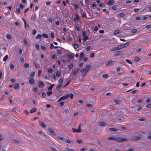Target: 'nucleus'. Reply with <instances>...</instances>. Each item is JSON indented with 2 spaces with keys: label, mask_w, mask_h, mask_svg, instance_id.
Here are the masks:
<instances>
[{
  "label": "nucleus",
  "mask_w": 151,
  "mask_h": 151,
  "mask_svg": "<svg viewBox=\"0 0 151 151\" xmlns=\"http://www.w3.org/2000/svg\"><path fill=\"white\" fill-rule=\"evenodd\" d=\"M24 65L25 68L28 67L29 66V65L28 63H24Z\"/></svg>",
  "instance_id": "nucleus-48"
},
{
  "label": "nucleus",
  "mask_w": 151,
  "mask_h": 151,
  "mask_svg": "<svg viewBox=\"0 0 151 151\" xmlns=\"http://www.w3.org/2000/svg\"><path fill=\"white\" fill-rule=\"evenodd\" d=\"M39 124L43 128L46 127V125L44 124V122L42 121H40L39 122Z\"/></svg>",
  "instance_id": "nucleus-13"
},
{
  "label": "nucleus",
  "mask_w": 151,
  "mask_h": 151,
  "mask_svg": "<svg viewBox=\"0 0 151 151\" xmlns=\"http://www.w3.org/2000/svg\"><path fill=\"white\" fill-rule=\"evenodd\" d=\"M56 52L59 54H62V52L61 50L59 49L57 50Z\"/></svg>",
  "instance_id": "nucleus-40"
},
{
  "label": "nucleus",
  "mask_w": 151,
  "mask_h": 151,
  "mask_svg": "<svg viewBox=\"0 0 151 151\" xmlns=\"http://www.w3.org/2000/svg\"><path fill=\"white\" fill-rule=\"evenodd\" d=\"M49 132L52 135H55V133L52 129L50 128H48V129Z\"/></svg>",
  "instance_id": "nucleus-6"
},
{
  "label": "nucleus",
  "mask_w": 151,
  "mask_h": 151,
  "mask_svg": "<svg viewBox=\"0 0 151 151\" xmlns=\"http://www.w3.org/2000/svg\"><path fill=\"white\" fill-rule=\"evenodd\" d=\"M34 82H35L34 80L33 79H32V78H31V79H30L29 80V83L30 84H34Z\"/></svg>",
  "instance_id": "nucleus-22"
},
{
  "label": "nucleus",
  "mask_w": 151,
  "mask_h": 151,
  "mask_svg": "<svg viewBox=\"0 0 151 151\" xmlns=\"http://www.w3.org/2000/svg\"><path fill=\"white\" fill-rule=\"evenodd\" d=\"M52 70L51 68H49L48 70V72L49 73H50L52 72Z\"/></svg>",
  "instance_id": "nucleus-56"
},
{
  "label": "nucleus",
  "mask_w": 151,
  "mask_h": 151,
  "mask_svg": "<svg viewBox=\"0 0 151 151\" xmlns=\"http://www.w3.org/2000/svg\"><path fill=\"white\" fill-rule=\"evenodd\" d=\"M114 2V0H109L108 1V4L109 6L113 5Z\"/></svg>",
  "instance_id": "nucleus-8"
},
{
  "label": "nucleus",
  "mask_w": 151,
  "mask_h": 151,
  "mask_svg": "<svg viewBox=\"0 0 151 151\" xmlns=\"http://www.w3.org/2000/svg\"><path fill=\"white\" fill-rule=\"evenodd\" d=\"M137 29H132V30H131V32L132 33L134 34L137 32Z\"/></svg>",
  "instance_id": "nucleus-30"
},
{
  "label": "nucleus",
  "mask_w": 151,
  "mask_h": 151,
  "mask_svg": "<svg viewBox=\"0 0 151 151\" xmlns=\"http://www.w3.org/2000/svg\"><path fill=\"white\" fill-rule=\"evenodd\" d=\"M102 76L104 78H107L108 77V75L107 74H105L103 75Z\"/></svg>",
  "instance_id": "nucleus-42"
},
{
  "label": "nucleus",
  "mask_w": 151,
  "mask_h": 151,
  "mask_svg": "<svg viewBox=\"0 0 151 151\" xmlns=\"http://www.w3.org/2000/svg\"><path fill=\"white\" fill-rule=\"evenodd\" d=\"M125 60L127 62L131 64H132V62L130 60L128 59H126Z\"/></svg>",
  "instance_id": "nucleus-33"
},
{
  "label": "nucleus",
  "mask_w": 151,
  "mask_h": 151,
  "mask_svg": "<svg viewBox=\"0 0 151 151\" xmlns=\"http://www.w3.org/2000/svg\"><path fill=\"white\" fill-rule=\"evenodd\" d=\"M6 38L7 39H10L11 38V35H10L9 34H7L6 35Z\"/></svg>",
  "instance_id": "nucleus-27"
},
{
  "label": "nucleus",
  "mask_w": 151,
  "mask_h": 151,
  "mask_svg": "<svg viewBox=\"0 0 151 151\" xmlns=\"http://www.w3.org/2000/svg\"><path fill=\"white\" fill-rule=\"evenodd\" d=\"M108 129L113 132L117 131L118 130L117 129L113 128H109Z\"/></svg>",
  "instance_id": "nucleus-19"
},
{
  "label": "nucleus",
  "mask_w": 151,
  "mask_h": 151,
  "mask_svg": "<svg viewBox=\"0 0 151 151\" xmlns=\"http://www.w3.org/2000/svg\"><path fill=\"white\" fill-rule=\"evenodd\" d=\"M31 19L33 20H34L36 19V18L35 16L34 15H32L31 17Z\"/></svg>",
  "instance_id": "nucleus-29"
},
{
  "label": "nucleus",
  "mask_w": 151,
  "mask_h": 151,
  "mask_svg": "<svg viewBox=\"0 0 151 151\" xmlns=\"http://www.w3.org/2000/svg\"><path fill=\"white\" fill-rule=\"evenodd\" d=\"M35 72H33L32 73H31L29 75V76L30 77V78H34V76L35 75Z\"/></svg>",
  "instance_id": "nucleus-18"
},
{
  "label": "nucleus",
  "mask_w": 151,
  "mask_h": 151,
  "mask_svg": "<svg viewBox=\"0 0 151 151\" xmlns=\"http://www.w3.org/2000/svg\"><path fill=\"white\" fill-rule=\"evenodd\" d=\"M114 102L117 104H119L120 103V101L118 100H116L114 101Z\"/></svg>",
  "instance_id": "nucleus-58"
},
{
  "label": "nucleus",
  "mask_w": 151,
  "mask_h": 151,
  "mask_svg": "<svg viewBox=\"0 0 151 151\" xmlns=\"http://www.w3.org/2000/svg\"><path fill=\"white\" fill-rule=\"evenodd\" d=\"M141 136H133L131 137V139L134 141H137L140 139H141Z\"/></svg>",
  "instance_id": "nucleus-5"
},
{
  "label": "nucleus",
  "mask_w": 151,
  "mask_h": 151,
  "mask_svg": "<svg viewBox=\"0 0 151 151\" xmlns=\"http://www.w3.org/2000/svg\"><path fill=\"white\" fill-rule=\"evenodd\" d=\"M138 91L137 90H134L131 91V93L132 94H134L137 92Z\"/></svg>",
  "instance_id": "nucleus-35"
},
{
  "label": "nucleus",
  "mask_w": 151,
  "mask_h": 151,
  "mask_svg": "<svg viewBox=\"0 0 151 151\" xmlns=\"http://www.w3.org/2000/svg\"><path fill=\"white\" fill-rule=\"evenodd\" d=\"M8 55H6L4 57V58H3V60L4 61H6L8 59Z\"/></svg>",
  "instance_id": "nucleus-37"
},
{
  "label": "nucleus",
  "mask_w": 151,
  "mask_h": 151,
  "mask_svg": "<svg viewBox=\"0 0 151 151\" xmlns=\"http://www.w3.org/2000/svg\"><path fill=\"white\" fill-rule=\"evenodd\" d=\"M74 7L76 9H78L79 8L78 6L76 4H74Z\"/></svg>",
  "instance_id": "nucleus-57"
},
{
  "label": "nucleus",
  "mask_w": 151,
  "mask_h": 151,
  "mask_svg": "<svg viewBox=\"0 0 151 151\" xmlns=\"http://www.w3.org/2000/svg\"><path fill=\"white\" fill-rule=\"evenodd\" d=\"M62 85H59L58 86L56 87V89L57 90H59L62 87Z\"/></svg>",
  "instance_id": "nucleus-24"
},
{
  "label": "nucleus",
  "mask_w": 151,
  "mask_h": 151,
  "mask_svg": "<svg viewBox=\"0 0 151 151\" xmlns=\"http://www.w3.org/2000/svg\"><path fill=\"white\" fill-rule=\"evenodd\" d=\"M52 91H48L47 93V94L48 96L50 95L52 93Z\"/></svg>",
  "instance_id": "nucleus-39"
},
{
  "label": "nucleus",
  "mask_w": 151,
  "mask_h": 151,
  "mask_svg": "<svg viewBox=\"0 0 151 151\" xmlns=\"http://www.w3.org/2000/svg\"><path fill=\"white\" fill-rule=\"evenodd\" d=\"M151 27L150 25H147L146 26V28L147 29H150Z\"/></svg>",
  "instance_id": "nucleus-62"
},
{
  "label": "nucleus",
  "mask_w": 151,
  "mask_h": 151,
  "mask_svg": "<svg viewBox=\"0 0 151 151\" xmlns=\"http://www.w3.org/2000/svg\"><path fill=\"white\" fill-rule=\"evenodd\" d=\"M120 32V31L119 30H117L116 31H115L114 32V34L115 35H116L118 34L119 32Z\"/></svg>",
  "instance_id": "nucleus-26"
},
{
  "label": "nucleus",
  "mask_w": 151,
  "mask_h": 151,
  "mask_svg": "<svg viewBox=\"0 0 151 151\" xmlns=\"http://www.w3.org/2000/svg\"><path fill=\"white\" fill-rule=\"evenodd\" d=\"M123 51H116L114 52V56H118L122 55L123 53Z\"/></svg>",
  "instance_id": "nucleus-2"
},
{
  "label": "nucleus",
  "mask_w": 151,
  "mask_h": 151,
  "mask_svg": "<svg viewBox=\"0 0 151 151\" xmlns=\"http://www.w3.org/2000/svg\"><path fill=\"white\" fill-rule=\"evenodd\" d=\"M94 53H92L90 54V57L91 58H93L94 57Z\"/></svg>",
  "instance_id": "nucleus-54"
},
{
  "label": "nucleus",
  "mask_w": 151,
  "mask_h": 151,
  "mask_svg": "<svg viewBox=\"0 0 151 151\" xmlns=\"http://www.w3.org/2000/svg\"><path fill=\"white\" fill-rule=\"evenodd\" d=\"M91 65L89 64H88L86 66L85 69V70H86V73H87L88 71L91 68Z\"/></svg>",
  "instance_id": "nucleus-10"
},
{
  "label": "nucleus",
  "mask_w": 151,
  "mask_h": 151,
  "mask_svg": "<svg viewBox=\"0 0 151 151\" xmlns=\"http://www.w3.org/2000/svg\"><path fill=\"white\" fill-rule=\"evenodd\" d=\"M81 127L80 125H79L78 127V129L74 128H72V130L73 132H81Z\"/></svg>",
  "instance_id": "nucleus-3"
},
{
  "label": "nucleus",
  "mask_w": 151,
  "mask_h": 151,
  "mask_svg": "<svg viewBox=\"0 0 151 151\" xmlns=\"http://www.w3.org/2000/svg\"><path fill=\"white\" fill-rule=\"evenodd\" d=\"M77 113H78V115H81L82 114H83V113L81 111H80V110H78V111L77 112Z\"/></svg>",
  "instance_id": "nucleus-50"
},
{
  "label": "nucleus",
  "mask_w": 151,
  "mask_h": 151,
  "mask_svg": "<svg viewBox=\"0 0 151 151\" xmlns=\"http://www.w3.org/2000/svg\"><path fill=\"white\" fill-rule=\"evenodd\" d=\"M84 57V54L83 53H81L80 55V58L81 59L83 58Z\"/></svg>",
  "instance_id": "nucleus-25"
},
{
  "label": "nucleus",
  "mask_w": 151,
  "mask_h": 151,
  "mask_svg": "<svg viewBox=\"0 0 151 151\" xmlns=\"http://www.w3.org/2000/svg\"><path fill=\"white\" fill-rule=\"evenodd\" d=\"M129 42H127L125 44H122L121 45L122 48H124L126 47L128 45H129Z\"/></svg>",
  "instance_id": "nucleus-12"
},
{
  "label": "nucleus",
  "mask_w": 151,
  "mask_h": 151,
  "mask_svg": "<svg viewBox=\"0 0 151 151\" xmlns=\"http://www.w3.org/2000/svg\"><path fill=\"white\" fill-rule=\"evenodd\" d=\"M36 47L37 49L38 50L39 49V45L37 44V43H36L35 44Z\"/></svg>",
  "instance_id": "nucleus-53"
},
{
  "label": "nucleus",
  "mask_w": 151,
  "mask_h": 151,
  "mask_svg": "<svg viewBox=\"0 0 151 151\" xmlns=\"http://www.w3.org/2000/svg\"><path fill=\"white\" fill-rule=\"evenodd\" d=\"M114 61L111 60H109L105 63V65L106 66H110L112 64Z\"/></svg>",
  "instance_id": "nucleus-4"
},
{
  "label": "nucleus",
  "mask_w": 151,
  "mask_h": 151,
  "mask_svg": "<svg viewBox=\"0 0 151 151\" xmlns=\"http://www.w3.org/2000/svg\"><path fill=\"white\" fill-rule=\"evenodd\" d=\"M40 47H41V48L42 50H46V47L44 46H43L42 45H41L40 46Z\"/></svg>",
  "instance_id": "nucleus-31"
},
{
  "label": "nucleus",
  "mask_w": 151,
  "mask_h": 151,
  "mask_svg": "<svg viewBox=\"0 0 151 151\" xmlns=\"http://www.w3.org/2000/svg\"><path fill=\"white\" fill-rule=\"evenodd\" d=\"M65 151H75L73 150L70 148H66L65 150Z\"/></svg>",
  "instance_id": "nucleus-28"
},
{
  "label": "nucleus",
  "mask_w": 151,
  "mask_h": 151,
  "mask_svg": "<svg viewBox=\"0 0 151 151\" xmlns=\"http://www.w3.org/2000/svg\"><path fill=\"white\" fill-rule=\"evenodd\" d=\"M42 37V35H41L39 34L38 35L35 37L36 39H38L39 38H40Z\"/></svg>",
  "instance_id": "nucleus-41"
},
{
  "label": "nucleus",
  "mask_w": 151,
  "mask_h": 151,
  "mask_svg": "<svg viewBox=\"0 0 151 151\" xmlns=\"http://www.w3.org/2000/svg\"><path fill=\"white\" fill-rule=\"evenodd\" d=\"M63 81V78H61L59 80V82L60 83H62Z\"/></svg>",
  "instance_id": "nucleus-47"
},
{
  "label": "nucleus",
  "mask_w": 151,
  "mask_h": 151,
  "mask_svg": "<svg viewBox=\"0 0 151 151\" xmlns=\"http://www.w3.org/2000/svg\"><path fill=\"white\" fill-rule=\"evenodd\" d=\"M139 60V58L137 57H136L134 58V60L135 61L137 62Z\"/></svg>",
  "instance_id": "nucleus-43"
},
{
  "label": "nucleus",
  "mask_w": 151,
  "mask_h": 151,
  "mask_svg": "<svg viewBox=\"0 0 151 151\" xmlns=\"http://www.w3.org/2000/svg\"><path fill=\"white\" fill-rule=\"evenodd\" d=\"M23 42L25 45H27V44L28 41L26 39H24L23 40Z\"/></svg>",
  "instance_id": "nucleus-34"
},
{
  "label": "nucleus",
  "mask_w": 151,
  "mask_h": 151,
  "mask_svg": "<svg viewBox=\"0 0 151 151\" xmlns=\"http://www.w3.org/2000/svg\"><path fill=\"white\" fill-rule=\"evenodd\" d=\"M42 36L43 37H45V38H48V35L47 34H45V33L43 34L42 35Z\"/></svg>",
  "instance_id": "nucleus-44"
},
{
  "label": "nucleus",
  "mask_w": 151,
  "mask_h": 151,
  "mask_svg": "<svg viewBox=\"0 0 151 151\" xmlns=\"http://www.w3.org/2000/svg\"><path fill=\"white\" fill-rule=\"evenodd\" d=\"M46 96V94L45 92L42 93V98H45Z\"/></svg>",
  "instance_id": "nucleus-45"
},
{
  "label": "nucleus",
  "mask_w": 151,
  "mask_h": 151,
  "mask_svg": "<svg viewBox=\"0 0 151 151\" xmlns=\"http://www.w3.org/2000/svg\"><path fill=\"white\" fill-rule=\"evenodd\" d=\"M14 87L16 89H17L19 88V85L18 83H15L14 85Z\"/></svg>",
  "instance_id": "nucleus-14"
},
{
  "label": "nucleus",
  "mask_w": 151,
  "mask_h": 151,
  "mask_svg": "<svg viewBox=\"0 0 151 151\" xmlns=\"http://www.w3.org/2000/svg\"><path fill=\"white\" fill-rule=\"evenodd\" d=\"M146 107L149 108H151V104L147 105Z\"/></svg>",
  "instance_id": "nucleus-64"
},
{
  "label": "nucleus",
  "mask_w": 151,
  "mask_h": 151,
  "mask_svg": "<svg viewBox=\"0 0 151 151\" xmlns=\"http://www.w3.org/2000/svg\"><path fill=\"white\" fill-rule=\"evenodd\" d=\"M75 29L78 31H79L80 29L79 27L76 26L75 27Z\"/></svg>",
  "instance_id": "nucleus-49"
},
{
  "label": "nucleus",
  "mask_w": 151,
  "mask_h": 151,
  "mask_svg": "<svg viewBox=\"0 0 151 151\" xmlns=\"http://www.w3.org/2000/svg\"><path fill=\"white\" fill-rule=\"evenodd\" d=\"M19 7L20 8H21L22 9H23V8H24L23 5L22 4H20Z\"/></svg>",
  "instance_id": "nucleus-61"
},
{
  "label": "nucleus",
  "mask_w": 151,
  "mask_h": 151,
  "mask_svg": "<svg viewBox=\"0 0 151 151\" xmlns=\"http://www.w3.org/2000/svg\"><path fill=\"white\" fill-rule=\"evenodd\" d=\"M38 85L40 88H42L44 86V84L43 82L41 81H40L38 82Z\"/></svg>",
  "instance_id": "nucleus-7"
},
{
  "label": "nucleus",
  "mask_w": 151,
  "mask_h": 151,
  "mask_svg": "<svg viewBox=\"0 0 151 151\" xmlns=\"http://www.w3.org/2000/svg\"><path fill=\"white\" fill-rule=\"evenodd\" d=\"M88 39V36H85L83 39V41H85L86 40Z\"/></svg>",
  "instance_id": "nucleus-32"
},
{
  "label": "nucleus",
  "mask_w": 151,
  "mask_h": 151,
  "mask_svg": "<svg viewBox=\"0 0 151 151\" xmlns=\"http://www.w3.org/2000/svg\"><path fill=\"white\" fill-rule=\"evenodd\" d=\"M73 65L72 64H71L70 65L68 68L70 70V69H71L73 67Z\"/></svg>",
  "instance_id": "nucleus-60"
},
{
  "label": "nucleus",
  "mask_w": 151,
  "mask_h": 151,
  "mask_svg": "<svg viewBox=\"0 0 151 151\" xmlns=\"http://www.w3.org/2000/svg\"><path fill=\"white\" fill-rule=\"evenodd\" d=\"M99 125L100 126H103L106 125V123L104 122L101 121L99 122Z\"/></svg>",
  "instance_id": "nucleus-9"
},
{
  "label": "nucleus",
  "mask_w": 151,
  "mask_h": 151,
  "mask_svg": "<svg viewBox=\"0 0 151 151\" xmlns=\"http://www.w3.org/2000/svg\"><path fill=\"white\" fill-rule=\"evenodd\" d=\"M16 12L17 13H19L20 12V9L19 8H17L16 9Z\"/></svg>",
  "instance_id": "nucleus-55"
},
{
  "label": "nucleus",
  "mask_w": 151,
  "mask_h": 151,
  "mask_svg": "<svg viewBox=\"0 0 151 151\" xmlns=\"http://www.w3.org/2000/svg\"><path fill=\"white\" fill-rule=\"evenodd\" d=\"M139 9H134V11L135 12H139Z\"/></svg>",
  "instance_id": "nucleus-63"
},
{
  "label": "nucleus",
  "mask_w": 151,
  "mask_h": 151,
  "mask_svg": "<svg viewBox=\"0 0 151 151\" xmlns=\"http://www.w3.org/2000/svg\"><path fill=\"white\" fill-rule=\"evenodd\" d=\"M119 16L120 17H123L125 16V14L124 13H121L119 14Z\"/></svg>",
  "instance_id": "nucleus-52"
},
{
  "label": "nucleus",
  "mask_w": 151,
  "mask_h": 151,
  "mask_svg": "<svg viewBox=\"0 0 151 151\" xmlns=\"http://www.w3.org/2000/svg\"><path fill=\"white\" fill-rule=\"evenodd\" d=\"M24 114L26 115H28L29 114V112L27 110H24Z\"/></svg>",
  "instance_id": "nucleus-51"
},
{
  "label": "nucleus",
  "mask_w": 151,
  "mask_h": 151,
  "mask_svg": "<svg viewBox=\"0 0 151 151\" xmlns=\"http://www.w3.org/2000/svg\"><path fill=\"white\" fill-rule=\"evenodd\" d=\"M54 85H55L54 84H51L50 86L49 87H47L48 90H51L52 89V88H53V87L54 86Z\"/></svg>",
  "instance_id": "nucleus-16"
},
{
  "label": "nucleus",
  "mask_w": 151,
  "mask_h": 151,
  "mask_svg": "<svg viewBox=\"0 0 151 151\" xmlns=\"http://www.w3.org/2000/svg\"><path fill=\"white\" fill-rule=\"evenodd\" d=\"M107 139L110 140H115L119 142H126L128 140L127 138L122 137H110L107 138Z\"/></svg>",
  "instance_id": "nucleus-1"
},
{
  "label": "nucleus",
  "mask_w": 151,
  "mask_h": 151,
  "mask_svg": "<svg viewBox=\"0 0 151 151\" xmlns=\"http://www.w3.org/2000/svg\"><path fill=\"white\" fill-rule=\"evenodd\" d=\"M73 45L74 48L75 49L77 48L78 47V45L76 43L74 44Z\"/></svg>",
  "instance_id": "nucleus-38"
},
{
  "label": "nucleus",
  "mask_w": 151,
  "mask_h": 151,
  "mask_svg": "<svg viewBox=\"0 0 151 151\" xmlns=\"http://www.w3.org/2000/svg\"><path fill=\"white\" fill-rule=\"evenodd\" d=\"M36 110L37 109L36 108H33L30 111V113H32L34 112H35L36 111Z\"/></svg>",
  "instance_id": "nucleus-17"
},
{
  "label": "nucleus",
  "mask_w": 151,
  "mask_h": 151,
  "mask_svg": "<svg viewBox=\"0 0 151 151\" xmlns=\"http://www.w3.org/2000/svg\"><path fill=\"white\" fill-rule=\"evenodd\" d=\"M80 69L79 68H77L75 69L74 71L73 72V75L74 76L77 73L78 71Z\"/></svg>",
  "instance_id": "nucleus-15"
},
{
  "label": "nucleus",
  "mask_w": 151,
  "mask_h": 151,
  "mask_svg": "<svg viewBox=\"0 0 151 151\" xmlns=\"http://www.w3.org/2000/svg\"><path fill=\"white\" fill-rule=\"evenodd\" d=\"M60 74H61V73H60V72L58 71H57L56 72V76L57 77H58L60 76Z\"/></svg>",
  "instance_id": "nucleus-23"
},
{
  "label": "nucleus",
  "mask_w": 151,
  "mask_h": 151,
  "mask_svg": "<svg viewBox=\"0 0 151 151\" xmlns=\"http://www.w3.org/2000/svg\"><path fill=\"white\" fill-rule=\"evenodd\" d=\"M68 58L70 59H72L73 57H74V56H73L71 54H69L67 55Z\"/></svg>",
  "instance_id": "nucleus-21"
},
{
  "label": "nucleus",
  "mask_w": 151,
  "mask_h": 151,
  "mask_svg": "<svg viewBox=\"0 0 151 151\" xmlns=\"http://www.w3.org/2000/svg\"><path fill=\"white\" fill-rule=\"evenodd\" d=\"M66 95L67 97V99L68 98L70 97L71 99H72L73 98V94L72 93H69V94H66Z\"/></svg>",
  "instance_id": "nucleus-11"
},
{
  "label": "nucleus",
  "mask_w": 151,
  "mask_h": 151,
  "mask_svg": "<svg viewBox=\"0 0 151 151\" xmlns=\"http://www.w3.org/2000/svg\"><path fill=\"white\" fill-rule=\"evenodd\" d=\"M64 104V102L63 101H61L59 103V106H63Z\"/></svg>",
  "instance_id": "nucleus-46"
},
{
  "label": "nucleus",
  "mask_w": 151,
  "mask_h": 151,
  "mask_svg": "<svg viewBox=\"0 0 151 151\" xmlns=\"http://www.w3.org/2000/svg\"><path fill=\"white\" fill-rule=\"evenodd\" d=\"M83 61L85 62H86L88 61V58L87 57L84 58Z\"/></svg>",
  "instance_id": "nucleus-59"
},
{
  "label": "nucleus",
  "mask_w": 151,
  "mask_h": 151,
  "mask_svg": "<svg viewBox=\"0 0 151 151\" xmlns=\"http://www.w3.org/2000/svg\"><path fill=\"white\" fill-rule=\"evenodd\" d=\"M79 19L78 17V15H76V17H74V19L75 21H77L78 19Z\"/></svg>",
  "instance_id": "nucleus-36"
},
{
  "label": "nucleus",
  "mask_w": 151,
  "mask_h": 151,
  "mask_svg": "<svg viewBox=\"0 0 151 151\" xmlns=\"http://www.w3.org/2000/svg\"><path fill=\"white\" fill-rule=\"evenodd\" d=\"M67 96L65 95V96H62V97H60V100H63L66 99H67Z\"/></svg>",
  "instance_id": "nucleus-20"
}]
</instances>
